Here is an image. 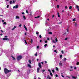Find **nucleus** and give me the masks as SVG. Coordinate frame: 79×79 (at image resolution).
I'll return each mask as SVG.
<instances>
[{"mask_svg": "<svg viewBox=\"0 0 79 79\" xmlns=\"http://www.w3.org/2000/svg\"><path fill=\"white\" fill-rule=\"evenodd\" d=\"M10 72H11V70H8L6 68L4 69V73L5 74H7L8 73H10Z\"/></svg>", "mask_w": 79, "mask_h": 79, "instance_id": "f257e3e1", "label": "nucleus"}, {"mask_svg": "<svg viewBox=\"0 0 79 79\" xmlns=\"http://www.w3.org/2000/svg\"><path fill=\"white\" fill-rule=\"evenodd\" d=\"M22 58H23V56L21 55L18 56L16 58L17 61H19V60H21Z\"/></svg>", "mask_w": 79, "mask_h": 79, "instance_id": "f03ea898", "label": "nucleus"}, {"mask_svg": "<svg viewBox=\"0 0 79 79\" xmlns=\"http://www.w3.org/2000/svg\"><path fill=\"white\" fill-rule=\"evenodd\" d=\"M2 40H9V39H8V38H3L2 39Z\"/></svg>", "mask_w": 79, "mask_h": 79, "instance_id": "7ed1b4c3", "label": "nucleus"}, {"mask_svg": "<svg viewBox=\"0 0 79 79\" xmlns=\"http://www.w3.org/2000/svg\"><path fill=\"white\" fill-rule=\"evenodd\" d=\"M38 66L40 67V68H42V65H41V63H39Z\"/></svg>", "mask_w": 79, "mask_h": 79, "instance_id": "20e7f679", "label": "nucleus"}, {"mask_svg": "<svg viewBox=\"0 0 79 79\" xmlns=\"http://www.w3.org/2000/svg\"><path fill=\"white\" fill-rule=\"evenodd\" d=\"M27 66L30 68H32V66H31V65H30V64H28Z\"/></svg>", "mask_w": 79, "mask_h": 79, "instance_id": "39448f33", "label": "nucleus"}, {"mask_svg": "<svg viewBox=\"0 0 79 79\" xmlns=\"http://www.w3.org/2000/svg\"><path fill=\"white\" fill-rule=\"evenodd\" d=\"M16 26H15L14 27H13L12 29V31H13V30H14V29H16Z\"/></svg>", "mask_w": 79, "mask_h": 79, "instance_id": "423d86ee", "label": "nucleus"}, {"mask_svg": "<svg viewBox=\"0 0 79 79\" xmlns=\"http://www.w3.org/2000/svg\"><path fill=\"white\" fill-rule=\"evenodd\" d=\"M39 70H40V68H38L37 69V72L38 73H39Z\"/></svg>", "mask_w": 79, "mask_h": 79, "instance_id": "0eeeda50", "label": "nucleus"}, {"mask_svg": "<svg viewBox=\"0 0 79 79\" xmlns=\"http://www.w3.org/2000/svg\"><path fill=\"white\" fill-rule=\"evenodd\" d=\"M18 8V5H17L15 6V8Z\"/></svg>", "mask_w": 79, "mask_h": 79, "instance_id": "6e6552de", "label": "nucleus"}, {"mask_svg": "<svg viewBox=\"0 0 79 79\" xmlns=\"http://www.w3.org/2000/svg\"><path fill=\"white\" fill-rule=\"evenodd\" d=\"M40 18V16H38L37 17H35V18Z\"/></svg>", "mask_w": 79, "mask_h": 79, "instance_id": "1a4fd4ad", "label": "nucleus"}, {"mask_svg": "<svg viewBox=\"0 0 79 79\" xmlns=\"http://www.w3.org/2000/svg\"><path fill=\"white\" fill-rule=\"evenodd\" d=\"M11 57H12V58H13L14 60H16V59L15 57H13V56H11Z\"/></svg>", "mask_w": 79, "mask_h": 79, "instance_id": "9d476101", "label": "nucleus"}, {"mask_svg": "<svg viewBox=\"0 0 79 79\" xmlns=\"http://www.w3.org/2000/svg\"><path fill=\"white\" fill-rule=\"evenodd\" d=\"M57 15H58V17L60 18V14L59 12L57 13Z\"/></svg>", "mask_w": 79, "mask_h": 79, "instance_id": "9b49d317", "label": "nucleus"}, {"mask_svg": "<svg viewBox=\"0 0 79 79\" xmlns=\"http://www.w3.org/2000/svg\"><path fill=\"white\" fill-rule=\"evenodd\" d=\"M59 65L60 66H62V63L61 62V61L60 62V63H59Z\"/></svg>", "mask_w": 79, "mask_h": 79, "instance_id": "f8f14e48", "label": "nucleus"}, {"mask_svg": "<svg viewBox=\"0 0 79 79\" xmlns=\"http://www.w3.org/2000/svg\"><path fill=\"white\" fill-rule=\"evenodd\" d=\"M48 34H52V32L50 31L48 32Z\"/></svg>", "mask_w": 79, "mask_h": 79, "instance_id": "ddd939ff", "label": "nucleus"}, {"mask_svg": "<svg viewBox=\"0 0 79 79\" xmlns=\"http://www.w3.org/2000/svg\"><path fill=\"white\" fill-rule=\"evenodd\" d=\"M16 19H19V17L18 16H16Z\"/></svg>", "mask_w": 79, "mask_h": 79, "instance_id": "4468645a", "label": "nucleus"}, {"mask_svg": "<svg viewBox=\"0 0 79 79\" xmlns=\"http://www.w3.org/2000/svg\"><path fill=\"white\" fill-rule=\"evenodd\" d=\"M76 8L77 9V8H79V6L78 5H76Z\"/></svg>", "mask_w": 79, "mask_h": 79, "instance_id": "2eb2a0df", "label": "nucleus"}, {"mask_svg": "<svg viewBox=\"0 0 79 79\" xmlns=\"http://www.w3.org/2000/svg\"><path fill=\"white\" fill-rule=\"evenodd\" d=\"M23 17L24 19H26V16H25L23 15Z\"/></svg>", "mask_w": 79, "mask_h": 79, "instance_id": "dca6fc26", "label": "nucleus"}, {"mask_svg": "<svg viewBox=\"0 0 79 79\" xmlns=\"http://www.w3.org/2000/svg\"><path fill=\"white\" fill-rule=\"evenodd\" d=\"M28 61H29V63H30V64H31V60H28Z\"/></svg>", "mask_w": 79, "mask_h": 79, "instance_id": "f3484780", "label": "nucleus"}, {"mask_svg": "<svg viewBox=\"0 0 79 79\" xmlns=\"http://www.w3.org/2000/svg\"><path fill=\"white\" fill-rule=\"evenodd\" d=\"M62 56H63V55H60V58H62Z\"/></svg>", "mask_w": 79, "mask_h": 79, "instance_id": "a211bd4d", "label": "nucleus"}, {"mask_svg": "<svg viewBox=\"0 0 79 79\" xmlns=\"http://www.w3.org/2000/svg\"><path fill=\"white\" fill-rule=\"evenodd\" d=\"M50 75L51 76H53V74H52V73L51 72H50Z\"/></svg>", "mask_w": 79, "mask_h": 79, "instance_id": "6ab92c4d", "label": "nucleus"}, {"mask_svg": "<svg viewBox=\"0 0 79 79\" xmlns=\"http://www.w3.org/2000/svg\"><path fill=\"white\" fill-rule=\"evenodd\" d=\"M10 4H12V3H13V1H10Z\"/></svg>", "mask_w": 79, "mask_h": 79, "instance_id": "aec40b11", "label": "nucleus"}, {"mask_svg": "<svg viewBox=\"0 0 79 79\" xmlns=\"http://www.w3.org/2000/svg\"><path fill=\"white\" fill-rule=\"evenodd\" d=\"M63 35H66V33H64V34H63Z\"/></svg>", "mask_w": 79, "mask_h": 79, "instance_id": "412c9836", "label": "nucleus"}, {"mask_svg": "<svg viewBox=\"0 0 79 79\" xmlns=\"http://www.w3.org/2000/svg\"><path fill=\"white\" fill-rule=\"evenodd\" d=\"M24 42H25V44H27V42H26V40H24Z\"/></svg>", "mask_w": 79, "mask_h": 79, "instance_id": "4be33fe9", "label": "nucleus"}, {"mask_svg": "<svg viewBox=\"0 0 79 79\" xmlns=\"http://www.w3.org/2000/svg\"><path fill=\"white\" fill-rule=\"evenodd\" d=\"M54 52H56V53H58V52L56 51V50H54Z\"/></svg>", "mask_w": 79, "mask_h": 79, "instance_id": "5701e85b", "label": "nucleus"}, {"mask_svg": "<svg viewBox=\"0 0 79 79\" xmlns=\"http://www.w3.org/2000/svg\"><path fill=\"white\" fill-rule=\"evenodd\" d=\"M69 9H70V10H71V9H72V6H70L69 7Z\"/></svg>", "mask_w": 79, "mask_h": 79, "instance_id": "b1692460", "label": "nucleus"}, {"mask_svg": "<svg viewBox=\"0 0 79 79\" xmlns=\"http://www.w3.org/2000/svg\"><path fill=\"white\" fill-rule=\"evenodd\" d=\"M52 42L53 43H55H55H56V42L54 40H52Z\"/></svg>", "mask_w": 79, "mask_h": 79, "instance_id": "393cba45", "label": "nucleus"}, {"mask_svg": "<svg viewBox=\"0 0 79 79\" xmlns=\"http://www.w3.org/2000/svg\"><path fill=\"white\" fill-rule=\"evenodd\" d=\"M56 71H58V69L56 67Z\"/></svg>", "mask_w": 79, "mask_h": 79, "instance_id": "a878e982", "label": "nucleus"}, {"mask_svg": "<svg viewBox=\"0 0 79 79\" xmlns=\"http://www.w3.org/2000/svg\"><path fill=\"white\" fill-rule=\"evenodd\" d=\"M77 65H79V62H77V63H76Z\"/></svg>", "mask_w": 79, "mask_h": 79, "instance_id": "bb28decb", "label": "nucleus"}, {"mask_svg": "<svg viewBox=\"0 0 79 79\" xmlns=\"http://www.w3.org/2000/svg\"><path fill=\"white\" fill-rule=\"evenodd\" d=\"M24 29L26 30V31H27V28L26 27L24 28Z\"/></svg>", "mask_w": 79, "mask_h": 79, "instance_id": "cd10ccee", "label": "nucleus"}, {"mask_svg": "<svg viewBox=\"0 0 79 79\" xmlns=\"http://www.w3.org/2000/svg\"><path fill=\"white\" fill-rule=\"evenodd\" d=\"M55 40L56 42H58V39H57V38L55 39Z\"/></svg>", "mask_w": 79, "mask_h": 79, "instance_id": "c85d7f7f", "label": "nucleus"}, {"mask_svg": "<svg viewBox=\"0 0 79 79\" xmlns=\"http://www.w3.org/2000/svg\"><path fill=\"white\" fill-rule=\"evenodd\" d=\"M39 37H40V38H42V35H40Z\"/></svg>", "mask_w": 79, "mask_h": 79, "instance_id": "c756f323", "label": "nucleus"}, {"mask_svg": "<svg viewBox=\"0 0 79 79\" xmlns=\"http://www.w3.org/2000/svg\"><path fill=\"white\" fill-rule=\"evenodd\" d=\"M73 21H76V19L74 18V19H73Z\"/></svg>", "mask_w": 79, "mask_h": 79, "instance_id": "7c9ffc66", "label": "nucleus"}, {"mask_svg": "<svg viewBox=\"0 0 79 79\" xmlns=\"http://www.w3.org/2000/svg\"><path fill=\"white\" fill-rule=\"evenodd\" d=\"M22 26V24H20V25H19V27H21Z\"/></svg>", "mask_w": 79, "mask_h": 79, "instance_id": "2f4dec72", "label": "nucleus"}, {"mask_svg": "<svg viewBox=\"0 0 79 79\" xmlns=\"http://www.w3.org/2000/svg\"><path fill=\"white\" fill-rule=\"evenodd\" d=\"M31 44H32V41H33L32 39H31Z\"/></svg>", "mask_w": 79, "mask_h": 79, "instance_id": "473e14b6", "label": "nucleus"}, {"mask_svg": "<svg viewBox=\"0 0 79 79\" xmlns=\"http://www.w3.org/2000/svg\"><path fill=\"white\" fill-rule=\"evenodd\" d=\"M36 34L37 35H38L39 34V32H36Z\"/></svg>", "mask_w": 79, "mask_h": 79, "instance_id": "72a5a7b5", "label": "nucleus"}, {"mask_svg": "<svg viewBox=\"0 0 79 79\" xmlns=\"http://www.w3.org/2000/svg\"><path fill=\"white\" fill-rule=\"evenodd\" d=\"M67 31L68 32V33L69 32V29H67Z\"/></svg>", "mask_w": 79, "mask_h": 79, "instance_id": "f704fd0d", "label": "nucleus"}, {"mask_svg": "<svg viewBox=\"0 0 79 79\" xmlns=\"http://www.w3.org/2000/svg\"><path fill=\"white\" fill-rule=\"evenodd\" d=\"M49 77H50L49 76V75H48L47 79H48V78H49Z\"/></svg>", "mask_w": 79, "mask_h": 79, "instance_id": "c9c22d12", "label": "nucleus"}, {"mask_svg": "<svg viewBox=\"0 0 79 79\" xmlns=\"http://www.w3.org/2000/svg\"><path fill=\"white\" fill-rule=\"evenodd\" d=\"M52 71L53 73H55V70H52Z\"/></svg>", "mask_w": 79, "mask_h": 79, "instance_id": "e433bc0d", "label": "nucleus"}, {"mask_svg": "<svg viewBox=\"0 0 79 79\" xmlns=\"http://www.w3.org/2000/svg\"><path fill=\"white\" fill-rule=\"evenodd\" d=\"M26 12L27 13V14L29 13V12H28V10H26Z\"/></svg>", "mask_w": 79, "mask_h": 79, "instance_id": "4c0bfd02", "label": "nucleus"}, {"mask_svg": "<svg viewBox=\"0 0 79 79\" xmlns=\"http://www.w3.org/2000/svg\"><path fill=\"white\" fill-rule=\"evenodd\" d=\"M47 40H50V38H48H48H47Z\"/></svg>", "mask_w": 79, "mask_h": 79, "instance_id": "58836bf2", "label": "nucleus"}, {"mask_svg": "<svg viewBox=\"0 0 79 79\" xmlns=\"http://www.w3.org/2000/svg\"><path fill=\"white\" fill-rule=\"evenodd\" d=\"M44 47H46V46H47V44H46L44 45Z\"/></svg>", "mask_w": 79, "mask_h": 79, "instance_id": "ea45409f", "label": "nucleus"}, {"mask_svg": "<svg viewBox=\"0 0 79 79\" xmlns=\"http://www.w3.org/2000/svg\"><path fill=\"white\" fill-rule=\"evenodd\" d=\"M67 59H66V58H64V61H66V60H67Z\"/></svg>", "mask_w": 79, "mask_h": 79, "instance_id": "a19ab883", "label": "nucleus"}, {"mask_svg": "<svg viewBox=\"0 0 79 79\" xmlns=\"http://www.w3.org/2000/svg\"><path fill=\"white\" fill-rule=\"evenodd\" d=\"M59 7H60V6H59V5H57V8H59Z\"/></svg>", "mask_w": 79, "mask_h": 79, "instance_id": "79ce46f5", "label": "nucleus"}, {"mask_svg": "<svg viewBox=\"0 0 79 79\" xmlns=\"http://www.w3.org/2000/svg\"><path fill=\"white\" fill-rule=\"evenodd\" d=\"M3 24H6V23L4 22L3 23Z\"/></svg>", "mask_w": 79, "mask_h": 79, "instance_id": "37998d69", "label": "nucleus"}, {"mask_svg": "<svg viewBox=\"0 0 79 79\" xmlns=\"http://www.w3.org/2000/svg\"><path fill=\"white\" fill-rule=\"evenodd\" d=\"M35 56H37V52H36L35 54Z\"/></svg>", "mask_w": 79, "mask_h": 79, "instance_id": "c03bdc74", "label": "nucleus"}, {"mask_svg": "<svg viewBox=\"0 0 79 79\" xmlns=\"http://www.w3.org/2000/svg\"><path fill=\"white\" fill-rule=\"evenodd\" d=\"M68 40V38H66L64 39V40Z\"/></svg>", "mask_w": 79, "mask_h": 79, "instance_id": "a18cd8bd", "label": "nucleus"}, {"mask_svg": "<svg viewBox=\"0 0 79 79\" xmlns=\"http://www.w3.org/2000/svg\"><path fill=\"white\" fill-rule=\"evenodd\" d=\"M45 43H47V42H48V41H47L46 40L44 41Z\"/></svg>", "mask_w": 79, "mask_h": 79, "instance_id": "49530a36", "label": "nucleus"}, {"mask_svg": "<svg viewBox=\"0 0 79 79\" xmlns=\"http://www.w3.org/2000/svg\"><path fill=\"white\" fill-rule=\"evenodd\" d=\"M64 12V10H62V13H63Z\"/></svg>", "mask_w": 79, "mask_h": 79, "instance_id": "de8ad7c7", "label": "nucleus"}, {"mask_svg": "<svg viewBox=\"0 0 79 79\" xmlns=\"http://www.w3.org/2000/svg\"><path fill=\"white\" fill-rule=\"evenodd\" d=\"M45 70H42V73H44V72H45Z\"/></svg>", "mask_w": 79, "mask_h": 79, "instance_id": "09e8293b", "label": "nucleus"}, {"mask_svg": "<svg viewBox=\"0 0 79 79\" xmlns=\"http://www.w3.org/2000/svg\"><path fill=\"white\" fill-rule=\"evenodd\" d=\"M58 75L57 74L56 75V77H58Z\"/></svg>", "mask_w": 79, "mask_h": 79, "instance_id": "8fccbe9b", "label": "nucleus"}, {"mask_svg": "<svg viewBox=\"0 0 79 79\" xmlns=\"http://www.w3.org/2000/svg\"><path fill=\"white\" fill-rule=\"evenodd\" d=\"M65 9H67V8H68V7L67 6H65Z\"/></svg>", "mask_w": 79, "mask_h": 79, "instance_id": "3c124183", "label": "nucleus"}, {"mask_svg": "<svg viewBox=\"0 0 79 79\" xmlns=\"http://www.w3.org/2000/svg\"><path fill=\"white\" fill-rule=\"evenodd\" d=\"M23 27H24V28L26 27V26H25V25H24Z\"/></svg>", "mask_w": 79, "mask_h": 79, "instance_id": "603ef678", "label": "nucleus"}, {"mask_svg": "<svg viewBox=\"0 0 79 79\" xmlns=\"http://www.w3.org/2000/svg\"><path fill=\"white\" fill-rule=\"evenodd\" d=\"M61 52L62 53V54H64V52H63V51H61Z\"/></svg>", "mask_w": 79, "mask_h": 79, "instance_id": "864d4df0", "label": "nucleus"}, {"mask_svg": "<svg viewBox=\"0 0 79 79\" xmlns=\"http://www.w3.org/2000/svg\"><path fill=\"white\" fill-rule=\"evenodd\" d=\"M7 8H9V5H7L6 6Z\"/></svg>", "mask_w": 79, "mask_h": 79, "instance_id": "5fc2aeb1", "label": "nucleus"}, {"mask_svg": "<svg viewBox=\"0 0 79 79\" xmlns=\"http://www.w3.org/2000/svg\"><path fill=\"white\" fill-rule=\"evenodd\" d=\"M74 26H77V24L75 23L74 24Z\"/></svg>", "mask_w": 79, "mask_h": 79, "instance_id": "6e6d98bb", "label": "nucleus"}, {"mask_svg": "<svg viewBox=\"0 0 79 79\" xmlns=\"http://www.w3.org/2000/svg\"><path fill=\"white\" fill-rule=\"evenodd\" d=\"M48 32H49L50 31V29H48L47 31Z\"/></svg>", "mask_w": 79, "mask_h": 79, "instance_id": "4d7b16f0", "label": "nucleus"}, {"mask_svg": "<svg viewBox=\"0 0 79 79\" xmlns=\"http://www.w3.org/2000/svg\"><path fill=\"white\" fill-rule=\"evenodd\" d=\"M48 71H49L50 73H51V71L50 70V69H48Z\"/></svg>", "mask_w": 79, "mask_h": 79, "instance_id": "13d9d810", "label": "nucleus"}, {"mask_svg": "<svg viewBox=\"0 0 79 79\" xmlns=\"http://www.w3.org/2000/svg\"><path fill=\"white\" fill-rule=\"evenodd\" d=\"M37 48H39V46H37Z\"/></svg>", "mask_w": 79, "mask_h": 79, "instance_id": "bf43d9fd", "label": "nucleus"}, {"mask_svg": "<svg viewBox=\"0 0 79 79\" xmlns=\"http://www.w3.org/2000/svg\"><path fill=\"white\" fill-rule=\"evenodd\" d=\"M54 16H55V15H53L52 17V18H53L54 17Z\"/></svg>", "mask_w": 79, "mask_h": 79, "instance_id": "052dcab7", "label": "nucleus"}, {"mask_svg": "<svg viewBox=\"0 0 79 79\" xmlns=\"http://www.w3.org/2000/svg\"><path fill=\"white\" fill-rule=\"evenodd\" d=\"M24 14H25L24 12H22V15H24Z\"/></svg>", "mask_w": 79, "mask_h": 79, "instance_id": "680f3d73", "label": "nucleus"}, {"mask_svg": "<svg viewBox=\"0 0 79 79\" xmlns=\"http://www.w3.org/2000/svg\"><path fill=\"white\" fill-rule=\"evenodd\" d=\"M1 32H3V30H1Z\"/></svg>", "mask_w": 79, "mask_h": 79, "instance_id": "e2e57ef3", "label": "nucleus"}, {"mask_svg": "<svg viewBox=\"0 0 79 79\" xmlns=\"http://www.w3.org/2000/svg\"><path fill=\"white\" fill-rule=\"evenodd\" d=\"M73 67L72 66H70V68H71V69H73Z\"/></svg>", "mask_w": 79, "mask_h": 79, "instance_id": "0e129e2a", "label": "nucleus"}, {"mask_svg": "<svg viewBox=\"0 0 79 79\" xmlns=\"http://www.w3.org/2000/svg\"><path fill=\"white\" fill-rule=\"evenodd\" d=\"M0 16H3V15H0Z\"/></svg>", "mask_w": 79, "mask_h": 79, "instance_id": "69168bd1", "label": "nucleus"}, {"mask_svg": "<svg viewBox=\"0 0 79 79\" xmlns=\"http://www.w3.org/2000/svg\"><path fill=\"white\" fill-rule=\"evenodd\" d=\"M2 35H3V34L1 33V34H0V35H1V36H2Z\"/></svg>", "mask_w": 79, "mask_h": 79, "instance_id": "338daca9", "label": "nucleus"}, {"mask_svg": "<svg viewBox=\"0 0 79 79\" xmlns=\"http://www.w3.org/2000/svg\"><path fill=\"white\" fill-rule=\"evenodd\" d=\"M61 76H62V77H64V76H63V75H61Z\"/></svg>", "mask_w": 79, "mask_h": 79, "instance_id": "774afa93", "label": "nucleus"}]
</instances>
